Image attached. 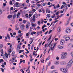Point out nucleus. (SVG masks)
<instances>
[{"instance_id": "3c124183", "label": "nucleus", "mask_w": 73, "mask_h": 73, "mask_svg": "<svg viewBox=\"0 0 73 73\" xmlns=\"http://www.w3.org/2000/svg\"><path fill=\"white\" fill-rule=\"evenodd\" d=\"M71 55L73 57V52H72L71 53Z\"/></svg>"}, {"instance_id": "c9c22d12", "label": "nucleus", "mask_w": 73, "mask_h": 73, "mask_svg": "<svg viewBox=\"0 0 73 73\" xmlns=\"http://www.w3.org/2000/svg\"><path fill=\"white\" fill-rule=\"evenodd\" d=\"M34 47V45L33 44L31 46V50L33 49V47Z\"/></svg>"}, {"instance_id": "f257e3e1", "label": "nucleus", "mask_w": 73, "mask_h": 73, "mask_svg": "<svg viewBox=\"0 0 73 73\" xmlns=\"http://www.w3.org/2000/svg\"><path fill=\"white\" fill-rule=\"evenodd\" d=\"M73 63V59H71L70 61L67 63V65L66 66V68L67 69H69L72 66V64Z\"/></svg>"}, {"instance_id": "6e6d98bb", "label": "nucleus", "mask_w": 73, "mask_h": 73, "mask_svg": "<svg viewBox=\"0 0 73 73\" xmlns=\"http://www.w3.org/2000/svg\"><path fill=\"white\" fill-rule=\"evenodd\" d=\"M1 70L2 72H4V70L3 69L1 68Z\"/></svg>"}, {"instance_id": "a19ab883", "label": "nucleus", "mask_w": 73, "mask_h": 73, "mask_svg": "<svg viewBox=\"0 0 73 73\" xmlns=\"http://www.w3.org/2000/svg\"><path fill=\"white\" fill-rule=\"evenodd\" d=\"M16 17V15L15 14H14L13 16V19H15Z\"/></svg>"}, {"instance_id": "2f4dec72", "label": "nucleus", "mask_w": 73, "mask_h": 73, "mask_svg": "<svg viewBox=\"0 0 73 73\" xmlns=\"http://www.w3.org/2000/svg\"><path fill=\"white\" fill-rule=\"evenodd\" d=\"M59 14H60V12L58 11L55 14V15H59Z\"/></svg>"}, {"instance_id": "20e7f679", "label": "nucleus", "mask_w": 73, "mask_h": 73, "mask_svg": "<svg viewBox=\"0 0 73 73\" xmlns=\"http://www.w3.org/2000/svg\"><path fill=\"white\" fill-rule=\"evenodd\" d=\"M64 38H66L65 39V41H69L70 40V37L69 36H68L66 37V36H64Z\"/></svg>"}, {"instance_id": "13d9d810", "label": "nucleus", "mask_w": 73, "mask_h": 73, "mask_svg": "<svg viewBox=\"0 0 73 73\" xmlns=\"http://www.w3.org/2000/svg\"><path fill=\"white\" fill-rule=\"evenodd\" d=\"M64 7V5H62V6L61 7V9H62Z\"/></svg>"}, {"instance_id": "7ed1b4c3", "label": "nucleus", "mask_w": 73, "mask_h": 73, "mask_svg": "<svg viewBox=\"0 0 73 73\" xmlns=\"http://www.w3.org/2000/svg\"><path fill=\"white\" fill-rule=\"evenodd\" d=\"M71 28H68L66 29V33H70L71 32Z\"/></svg>"}, {"instance_id": "09e8293b", "label": "nucleus", "mask_w": 73, "mask_h": 73, "mask_svg": "<svg viewBox=\"0 0 73 73\" xmlns=\"http://www.w3.org/2000/svg\"><path fill=\"white\" fill-rule=\"evenodd\" d=\"M2 48H3V45L0 44V49H1Z\"/></svg>"}, {"instance_id": "39448f33", "label": "nucleus", "mask_w": 73, "mask_h": 73, "mask_svg": "<svg viewBox=\"0 0 73 73\" xmlns=\"http://www.w3.org/2000/svg\"><path fill=\"white\" fill-rule=\"evenodd\" d=\"M20 4V3L18 2H16L15 4L14 5V7H16L17 8H19V6L18 5Z\"/></svg>"}, {"instance_id": "a18cd8bd", "label": "nucleus", "mask_w": 73, "mask_h": 73, "mask_svg": "<svg viewBox=\"0 0 73 73\" xmlns=\"http://www.w3.org/2000/svg\"><path fill=\"white\" fill-rule=\"evenodd\" d=\"M38 24L39 25H40V21H38Z\"/></svg>"}, {"instance_id": "c756f323", "label": "nucleus", "mask_w": 73, "mask_h": 73, "mask_svg": "<svg viewBox=\"0 0 73 73\" xmlns=\"http://www.w3.org/2000/svg\"><path fill=\"white\" fill-rule=\"evenodd\" d=\"M0 52L2 53V54H3V49H1L0 50Z\"/></svg>"}, {"instance_id": "864d4df0", "label": "nucleus", "mask_w": 73, "mask_h": 73, "mask_svg": "<svg viewBox=\"0 0 73 73\" xmlns=\"http://www.w3.org/2000/svg\"><path fill=\"white\" fill-rule=\"evenodd\" d=\"M47 69H48V65H47L46 66V70H47Z\"/></svg>"}, {"instance_id": "c03bdc74", "label": "nucleus", "mask_w": 73, "mask_h": 73, "mask_svg": "<svg viewBox=\"0 0 73 73\" xmlns=\"http://www.w3.org/2000/svg\"><path fill=\"white\" fill-rule=\"evenodd\" d=\"M72 43H69L68 44V46H71V47H72Z\"/></svg>"}, {"instance_id": "bb28decb", "label": "nucleus", "mask_w": 73, "mask_h": 73, "mask_svg": "<svg viewBox=\"0 0 73 73\" xmlns=\"http://www.w3.org/2000/svg\"><path fill=\"white\" fill-rule=\"evenodd\" d=\"M41 9L43 11V13H45V10H44V9L42 8H41Z\"/></svg>"}, {"instance_id": "72a5a7b5", "label": "nucleus", "mask_w": 73, "mask_h": 73, "mask_svg": "<svg viewBox=\"0 0 73 73\" xmlns=\"http://www.w3.org/2000/svg\"><path fill=\"white\" fill-rule=\"evenodd\" d=\"M47 4V3H45L43 4L42 5L43 6H45V5H46Z\"/></svg>"}, {"instance_id": "9b49d317", "label": "nucleus", "mask_w": 73, "mask_h": 73, "mask_svg": "<svg viewBox=\"0 0 73 73\" xmlns=\"http://www.w3.org/2000/svg\"><path fill=\"white\" fill-rule=\"evenodd\" d=\"M60 7V5L58 4L56 6H54V9H57V8H59Z\"/></svg>"}, {"instance_id": "9d476101", "label": "nucleus", "mask_w": 73, "mask_h": 73, "mask_svg": "<svg viewBox=\"0 0 73 73\" xmlns=\"http://www.w3.org/2000/svg\"><path fill=\"white\" fill-rule=\"evenodd\" d=\"M58 48V49H63V47L62 46L60 45H58L57 46Z\"/></svg>"}, {"instance_id": "1a4fd4ad", "label": "nucleus", "mask_w": 73, "mask_h": 73, "mask_svg": "<svg viewBox=\"0 0 73 73\" xmlns=\"http://www.w3.org/2000/svg\"><path fill=\"white\" fill-rule=\"evenodd\" d=\"M66 63L65 61H62L60 63V65H65Z\"/></svg>"}, {"instance_id": "79ce46f5", "label": "nucleus", "mask_w": 73, "mask_h": 73, "mask_svg": "<svg viewBox=\"0 0 73 73\" xmlns=\"http://www.w3.org/2000/svg\"><path fill=\"white\" fill-rule=\"evenodd\" d=\"M9 4L10 5H13V4H12V1H10Z\"/></svg>"}, {"instance_id": "ea45409f", "label": "nucleus", "mask_w": 73, "mask_h": 73, "mask_svg": "<svg viewBox=\"0 0 73 73\" xmlns=\"http://www.w3.org/2000/svg\"><path fill=\"white\" fill-rule=\"evenodd\" d=\"M31 16H32V14H30L29 16V18H31Z\"/></svg>"}, {"instance_id": "680f3d73", "label": "nucleus", "mask_w": 73, "mask_h": 73, "mask_svg": "<svg viewBox=\"0 0 73 73\" xmlns=\"http://www.w3.org/2000/svg\"><path fill=\"white\" fill-rule=\"evenodd\" d=\"M26 18H28V14H26L25 15Z\"/></svg>"}, {"instance_id": "aec40b11", "label": "nucleus", "mask_w": 73, "mask_h": 73, "mask_svg": "<svg viewBox=\"0 0 73 73\" xmlns=\"http://www.w3.org/2000/svg\"><path fill=\"white\" fill-rule=\"evenodd\" d=\"M48 13H50V10H48V9H47L46 11V13H48Z\"/></svg>"}, {"instance_id": "338daca9", "label": "nucleus", "mask_w": 73, "mask_h": 73, "mask_svg": "<svg viewBox=\"0 0 73 73\" xmlns=\"http://www.w3.org/2000/svg\"><path fill=\"white\" fill-rule=\"evenodd\" d=\"M39 33V34H42V31H41L40 32H38Z\"/></svg>"}, {"instance_id": "5fc2aeb1", "label": "nucleus", "mask_w": 73, "mask_h": 73, "mask_svg": "<svg viewBox=\"0 0 73 73\" xmlns=\"http://www.w3.org/2000/svg\"><path fill=\"white\" fill-rule=\"evenodd\" d=\"M56 59L57 60H59V57L58 56L56 57Z\"/></svg>"}, {"instance_id": "0eeeda50", "label": "nucleus", "mask_w": 73, "mask_h": 73, "mask_svg": "<svg viewBox=\"0 0 73 73\" xmlns=\"http://www.w3.org/2000/svg\"><path fill=\"white\" fill-rule=\"evenodd\" d=\"M65 43V40L63 39H62L60 40L61 45H64Z\"/></svg>"}, {"instance_id": "de8ad7c7", "label": "nucleus", "mask_w": 73, "mask_h": 73, "mask_svg": "<svg viewBox=\"0 0 73 73\" xmlns=\"http://www.w3.org/2000/svg\"><path fill=\"white\" fill-rule=\"evenodd\" d=\"M5 56L7 58H8V54H5Z\"/></svg>"}, {"instance_id": "2eb2a0df", "label": "nucleus", "mask_w": 73, "mask_h": 73, "mask_svg": "<svg viewBox=\"0 0 73 73\" xmlns=\"http://www.w3.org/2000/svg\"><path fill=\"white\" fill-rule=\"evenodd\" d=\"M61 27H59L58 28L57 31L58 32H61Z\"/></svg>"}, {"instance_id": "58836bf2", "label": "nucleus", "mask_w": 73, "mask_h": 73, "mask_svg": "<svg viewBox=\"0 0 73 73\" xmlns=\"http://www.w3.org/2000/svg\"><path fill=\"white\" fill-rule=\"evenodd\" d=\"M35 6H36V5L33 4L31 6V7H32V8H34V7H35Z\"/></svg>"}, {"instance_id": "c85d7f7f", "label": "nucleus", "mask_w": 73, "mask_h": 73, "mask_svg": "<svg viewBox=\"0 0 73 73\" xmlns=\"http://www.w3.org/2000/svg\"><path fill=\"white\" fill-rule=\"evenodd\" d=\"M32 27H36V24L35 25V24L32 23Z\"/></svg>"}, {"instance_id": "6e6552de", "label": "nucleus", "mask_w": 73, "mask_h": 73, "mask_svg": "<svg viewBox=\"0 0 73 73\" xmlns=\"http://www.w3.org/2000/svg\"><path fill=\"white\" fill-rule=\"evenodd\" d=\"M48 46H49V47H50V46H52V45L51 44V43H50L48 45V44H46L44 46L45 48H47V47H48Z\"/></svg>"}, {"instance_id": "f03ea898", "label": "nucleus", "mask_w": 73, "mask_h": 73, "mask_svg": "<svg viewBox=\"0 0 73 73\" xmlns=\"http://www.w3.org/2000/svg\"><path fill=\"white\" fill-rule=\"evenodd\" d=\"M35 19H36V16L33 15V17H32L30 19V22L31 23H35L36 21Z\"/></svg>"}, {"instance_id": "5701e85b", "label": "nucleus", "mask_w": 73, "mask_h": 73, "mask_svg": "<svg viewBox=\"0 0 73 73\" xmlns=\"http://www.w3.org/2000/svg\"><path fill=\"white\" fill-rule=\"evenodd\" d=\"M46 16L48 18V19H49V17H50V15L49 14H47L46 15Z\"/></svg>"}, {"instance_id": "49530a36", "label": "nucleus", "mask_w": 73, "mask_h": 73, "mask_svg": "<svg viewBox=\"0 0 73 73\" xmlns=\"http://www.w3.org/2000/svg\"><path fill=\"white\" fill-rule=\"evenodd\" d=\"M41 10H42L41 9H39L38 12H39V13H41V12H42V11Z\"/></svg>"}, {"instance_id": "7c9ffc66", "label": "nucleus", "mask_w": 73, "mask_h": 73, "mask_svg": "<svg viewBox=\"0 0 73 73\" xmlns=\"http://www.w3.org/2000/svg\"><path fill=\"white\" fill-rule=\"evenodd\" d=\"M23 23L25 24H26V20H23Z\"/></svg>"}, {"instance_id": "412c9836", "label": "nucleus", "mask_w": 73, "mask_h": 73, "mask_svg": "<svg viewBox=\"0 0 73 73\" xmlns=\"http://www.w3.org/2000/svg\"><path fill=\"white\" fill-rule=\"evenodd\" d=\"M29 26L28 25H26V28L27 30H28L29 29Z\"/></svg>"}, {"instance_id": "b1692460", "label": "nucleus", "mask_w": 73, "mask_h": 73, "mask_svg": "<svg viewBox=\"0 0 73 73\" xmlns=\"http://www.w3.org/2000/svg\"><path fill=\"white\" fill-rule=\"evenodd\" d=\"M67 54V53L65 52V53H64L62 55H63L65 57V56H66Z\"/></svg>"}, {"instance_id": "bf43d9fd", "label": "nucleus", "mask_w": 73, "mask_h": 73, "mask_svg": "<svg viewBox=\"0 0 73 73\" xmlns=\"http://www.w3.org/2000/svg\"><path fill=\"white\" fill-rule=\"evenodd\" d=\"M29 53V51H27L25 52V53H26V54H28V53Z\"/></svg>"}, {"instance_id": "8fccbe9b", "label": "nucleus", "mask_w": 73, "mask_h": 73, "mask_svg": "<svg viewBox=\"0 0 73 73\" xmlns=\"http://www.w3.org/2000/svg\"><path fill=\"white\" fill-rule=\"evenodd\" d=\"M50 58V56H49L48 58H46V60H49Z\"/></svg>"}, {"instance_id": "4c0bfd02", "label": "nucleus", "mask_w": 73, "mask_h": 73, "mask_svg": "<svg viewBox=\"0 0 73 73\" xmlns=\"http://www.w3.org/2000/svg\"><path fill=\"white\" fill-rule=\"evenodd\" d=\"M54 66H52L51 68V69H54Z\"/></svg>"}, {"instance_id": "69168bd1", "label": "nucleus", "mask_w": 73, "mask_h": 73, "mask_svg": "<svg viewBox=\"0 0 73 73\" xmlns=\"http://www.w3.org/2000/svg\"><path fill=\"white\" fill-rule=\"evenodd\" d=\"M2 11L0 10V14H2Z\"/></svg>"}, {"instance_id": "f704fd0d", "label": "nucleus", "mask_w": 73, "mask_h": 73, "mask_svg": "<svg viewBox=\"0 0 73 73\" xmlns=\"http://www.w3.org/2000/svg\"><path fill=\"white\" fill-rule=\"evenodd\" d=\"M51 37H52V36H50L49 38L48 39V41H49L50 40V39H51Z\"/></svg>"}, {"instance_id": "4be33fe9", "label": "nucleus", "mask_w": 73, "mask_h": 73, "mask_svg": "<svg viewBox=\"0 0 73 73\" xmlns=\"http://www.w3.org/2000/svg\"><path fill=\"white\" fill-rule=\"evenodd\" d=\"M12 15H9L7 17L8 19H11V18H12Z\"/></svg>"}, {"instance_id": "423d86ee", "label": "nucleus", "mask_w": 73, "mask_h": 73, "mask_svg": "<svg viewBox=\"0 0 73 73\" xmlns=\"http://www.w3.org/2000/svg\"><path fill=\"white\" fill-rule=\"evenodd\" d=\"M56 45V43H54V44H53L52 45L53 47H51V49H50V50H51L52 51H53V49H54V48L55 47Z\"/></svg>"}, {"instance_id": "052dcab7", "label": "nucleus", "mask_w": 73, "mask_h": 73, "mask_svg": "<svg viewBox=\"0 0 73 73\" xmlns=\"http://www.w3.org/2000/svg\"><path fill=\"white\" fill-rule=\"evenodd\" d=\"M10 35H11V37H13V35H12V33H10Z\"/></svg>"}, {"instance_id": "393cba45", "label": "nucleus", "mask_w": 73, "mask_h": 73, "mask_svg": "<svg viewBox=\"0 0 73 73\" xmlns=\"http://www.w3.org/2000/svg\"><path fill=\"white\" fill-rule=\"evenodd\" d=\"M7 36L9 40L10 39V36H9V34H7Z\"/></svg>"}, {"instance_id": "dca6fc26", "label": "nucleus", "mask_w": 73, "mask_h": 73, "mask_svg": "<svg viewBox=\"0 0 73 73\" xmlns=\"http://www.w3.org/2000/svg\"><path fill=\"white\" fill-rule=\"evenodd\" d=\"M65 68H62L60 69V70L61 72H64V70L65 69Z\"/></svg>"}, {"instance_id": "ddd939ff", "label": "nucleus", "mask_w": 73, "mask_h": 73, "mask_svg": "<svg viewBox=\"0 0 73 73\" xmlns=\"http://www.w3.org/2000/svg\"><path fill=\"white\" fill-rule=\"evenodd\" d=\"M58 20H57L56 21H55L54 22H53L51 23V25H50V26H51L52 25V24H53V23H54V24H55V23H57V22H58Z\"/></svg>"}, {"instance_id": "603ef678", "label": "nucleus", "mask_w": 73, "mask_h": 73, "mask_svg": "<svg viewBox=\"0 0 73 73\" xmlns=\"http://www.w3.org/2000/svg\"><path fill=\"white\" fill-rule=\"evenodd\" d=\"M52 32V30H50L48 33V34L49 35V34H50L51 33V32Z\"/></svg>"}, {"instance_id": "a878e982", "label": "nucleus", "mask_w": 73, "mask_h": 73, "mask_svg": "<svg viewBox=\"0 0 73 73\" xmlns=\"http://www.w3.org/2000/svg\"><path fill=\"white\" fill-rule=\"evenodd\" d=\"M65 56L62 55L61 56L62 59L63 60H64V59H65Z\"/></svg>"}, {"instance_id": "e433bc0d", "label": "nucleus", "mask_w": 73, "mask_h": 73, "mask_svg": "<svg viewBox=\"0 0 73 73\" xmlns=\"http://www.w3.org/2000/svg\"><path fill=\"white\" fill-rule=\"evenodd\" d=\"M27 25H28L29 26H30V23H29V22H27Z\"/></svg>"}, {"instance_id": "0e129e2a", "label": "nucleus", "mask_w": 73, "mask_h": 73, "mask_svg": "<svg viewBox=\"0 0 73 73\" xmlns=\"http://www.w3.org/2000/svg\"><path fill=\"white\" fill-rule=\"evenodd\" d=\"M50 62H49L48 63V66H50Z\"/></svg>"}, {"instance_id": "a211bd4d", "label": "nucleus", "mask_w": 73, "mask_h": 73, "mask_svg": "<svg viewBox=\"0 0 73 73\" xmlns=\"http://www.w3.org/2000/svg\"><path fill=\"white\" fill-rule=\"evenodd\" d=\"M60 64V62L58 61H55L54 62V64L55 65H58Z\"/></svg>"}, {"instance_id": "4d7b16f0", "label": "nucleus", "mask_w": 73, "mask_h": 73, "mask_svg": "<svg viewBox=\"0 0 73 73\" xmlns=\"http://www.w3.org/2000/svg\"><path fill=\"white\" fill-rule=\"evenodd\" d=\"M20 57H22V58H23L24 57V55H21Z\"/></svg>"}, {"instance_id": "e2e57ef3", "label": "nucleus", "mask_w": 73, "mask_h": 73, "mask_svg": "<svg viewBox=\"0 0 73 73\" xmlns=\"http://www.w3.org/2000/svg\"><path fill=\"white\" fill-rule=\"evenodd\" d=\"M47 5H50V2H48L47 3Z\"/></svg>"}, {"instance_id": "473e14b6", "label": "nucleus", "mask_w": 73, "mask_h": 73, "mask_svg": "<svg viewBox=\"0 0 73 73\" xmlns=\"http://www.w3.org/2000/svg\"><path fill=\"white\" fill-rule=\"evenodd\" d=\"M19 30V27H16L15 29V30L16 31H18V30Z\"/></svg>"}, {"instance_id": "37998d69", "label": "nucleus", "mask_w": 73, "mask_h": 73, "mask_svg": "<svg viewBox=\"0 0 73 73\" xmlns=\"http://www.w3.org/2000/svg\"><path fill=\"white\" fill-rule=\"evenodd\" d=\"M11 31H12V29H11V28H9L8 29V31H9V32H11Z\"/></svg>"}, {"instance_id": "f8f14e48", "label": "nucleus", "mask_w": 73, "mask_h": 73, "mask_svg": "<svg viewBox=\"0 0 73 73\" xmlns=\"http://www.w3.org/2000/svg\"><path fill=\"white\" fill-rule=\"evenodd\" d=\"M63 73H68V70L66 68H64V71L63 72Z\"/></svg>"}, {"instance_id": "4468645a", "label": "nucleus", "mask_w": 73, "mask_h": 73, "mask_svg": "<svg viewBox=\"0 0 73 73\" xmlns=\"http://www.w3.org/2000/svg\"><path fill=\"white\" fill-rule=\"evenodd\" d=\"M21 29H22V30H23V31L24 30V28H25V25H24L23 24L21 26Z\"/></svg>"}, {"instance_id": "cd10ccee", "label": "nucleus", "mask_w": 73, "mask_h": 73, "mask_svg": "<svg viewBox=\"0 0 73 73\" xmlns=\"http://www.w3.org/2000/svg\"><path fill=\"white\" fill-rule=\"evenodd\" d=\"M46 27V25H44L43 26H42V29H44L45 27Z\"/></svg>"}, {"instance_id": "f3484780", "label": "nucleus", "mask_w": 73, "mask_h": 73, "mask_svg": "<svg viewBox=\"0 0 73 73\" xmlns=\"http://www.w3.org/2000/svg\"><path fill=\"white\" fill-rule=\"evenodd\" d=\"M21 46V45H20L19 44L17 47V50H20V47Z\"/></svg>"}, {"instance_id": "774afa93", "label": "nucleus", "mask_w": 73, "mask_h": 73, "mask_svg": "<svg viewBox=\"0 0 73 73\" xmlns=\"http://www.w3.org/2000/svg\"><path fill=\"white\" fill-rule=\"evenodd\" d=\"M38 7H41V4H38L37 5Z\"/></svg>"}, {"instance_id": "6ab92c4d", "label": "nucleus", "mask_w": 73, "mask_h": 73, "mask_svg": "<svg viewBox=\"0 0 73 73\" xmlns=\"http://www.w3.org/2000/svg\"><path fill=\"white\" fill-rule=\"evenodd\" d=\"M20 16V13H18V14L17 15V18H19Z\"/></svg>"}]
</instances>
